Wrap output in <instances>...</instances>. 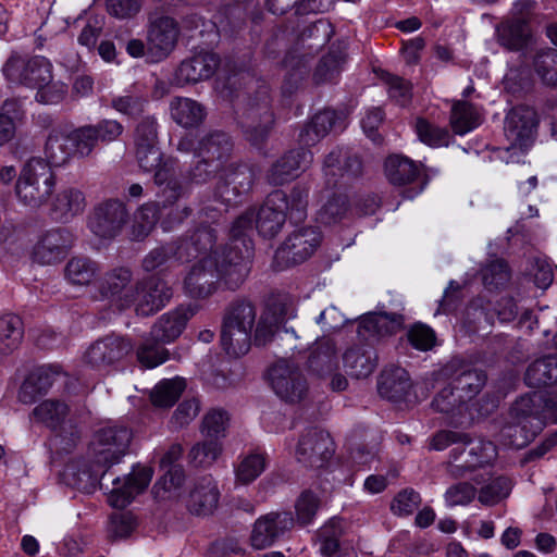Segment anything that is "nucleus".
<instances>
[{
    "label": "nucleus",
    "instance_id": "obj_1",
    "mask_svg": "<svg viewBox=\"0 0 557 557\" xmlns=\"http://www.w3.org/2000/svg\"><path fill=\"white\" fill-rule=\"evenodd\" d=\"M249 272L248 256H244L239 249L215 250L189 268L183 280V289L191 298L207 299L221 285L230 290L238 289Z\"/></svg>",
    "mask_w": 557,
    "mask_h": 557
},
{
    "label": "nucleus",
    "instance_id": "obj_2",
    "mask_svg": "<svg viewBox=\"0 0 557 557\" xmlns=\"http://www.w3.org/2000/svg\"><path fill=\"white\" fill-rule=\"evenodd\" d=\"M135 157L143 171L154 173L153 182L159 187L158 197L163 208L173 206L188 194V187L176 177V160L163 158L158 144L135 146Z\"/></svg>",
    "mask_w": 557,
    "mask_h": 557
},
{
    "label": "nucleus",
    "instance_id": "obj_3",
    "mask_svg": "<svg viewBox=\"0 0 557 557\" xmlns=\"http://www.w3.org/2000/svg\"><path fill=\"white\" fill-rule=\"evenodd\" d=\"M57 176L41 158H30L20 170L14 191L18 202L32 210H38L51 199Z\"/></svg>",
    "mask_w": 557,
    "mask_h": 557
},
{
    "label": "nucleus",
    "instance_id": "obj_4",
    "mask_svg": "<svg viewBox=\"0 0 557 557\" xmlns=\"http://www.w3.org/2000/svg\"><path fill=\"white\" fill-rule=\"evenodd\" d=\"M8 83L35 89L53 78L51 62L41 55L12 52L2 66Z\"/></svg>",
    "mask_w": 557,
    "mask_h": 557
},
{
    "label": "nucleus",
    "instance_id": "obj_5",
    "mask_svg": "<svg viewBox=\"0 0 557 557\" xmlns=\"http://www.w3.org/2000/svg\"><path fill=\"white\" fill-rule=\"evenodd\" d=\"M240 125L247 141L257 148H261L274 125V115L267 88H261L256 97L248 100L240 116Z\"/></svg>",
    "mask_w": 557,
    "mask_h": 557
},
{
    "label": "nucleus",
    "instance_id": "obj_6",
    "mask_svg": "<svg viewBox=\"0 0 557 557\" xmlns=\"http://www.w3.org/2000/svg\"><path fill=\"white\" fill-rule=\"evenodd\" d=\"M132 441V431L125 425L113 424L100 428L90 443V456L98 466L110 468L126 455Z\"/></svg>",
    "mask_w": 557,
    "mask_h": 557
},
{
    "label": "nucleus",
    "instance_id": "obj_7",
    "mask_svg": "<svg viewBox=\"0 0 557 557\" xmlns=\"http://www.w3.org/2000/svg\"><path fill=\"white\" fill-rule=\"evenodd\" d=\"M321 243V234L314 227H304L286 237L274 255L278 270L302 263L312 256Z\"/></svg>",
    "mask_w": 557,
    "mask_h": 557
},
{
    "label": "nucleus",
    "instance_id": "obj_8",
    "mask_svg": "<svg viewBox=\"0 0 557 557\" xmlns=\"http://www.w3.org/2000/svg\"><path fill=\"white\" fill-rule=\"evenodd\" d=\"M334 453L331 435L321 429L310 428L300 435L295 457L306 468L321 469L330 462Z\"/></svg>",
    "mask_w": 557,
    "mask_h": 557
},
{
    "label": "nucleus",
    "instance_id": "obj_9",
    "mask_svg": "<svg viewBox=\"0 0 557 557\" xmlns=\"http://www.w3.org/2000/svg\"><path fill=\"white\" fill-rule=\"evenodd\" d=\"M180 37V26L168 15L150 17L147 29V59L160 62L174 50Z\"/></svg>",
    "mask_w": 557,
    "mask_h": 557
},
{
    "label": "nucleus",
    "instance_id": "obj_10",
    "mask_svg": "<svg viewBox=\"0 0 557 557\" xmlns=\"http://www.w3.org/2000/svg\"><path fill=\"white\" fill-rule=\"evenodd\" d=\"M539 126L536 112L527 106L512 108L504 120V134L510 148L528 149L534 143Z\"/></svg>",
    "mask_w": 557,
    "mask_h": 557
},
{
    "label": "nucleus",
    "instance_id": "obj_11",
    "mask_svg": "<svg viewBox=\"0 0 557 557\" xmlns=\"http://www.w3.org/2000/svg\"><path fill=\"white\" fill-rule=\"evenodd\" d=\"M271 386L286 403H298L307 393V381L299 368L292 361L278 360L270 370Z\"/></svg>",
    "mask_w": 557,
    "mask_h": 557
},
{
    "label": "nucleus",
    "instance_id": "obj_12",
    "mask_svg": "<svg viewBox=\"0 0 557 557\" xmlns=\"http://www.w3.org/2000/svg\"><path fill=\"white\" fill-rule=\"evenodd\" d=\"M133 281V272L128 267H115L104 272L98 281V292L119 308L126 309L135 304Z\"/></svg>",
    "mask_w": 557,
    "mask_h": 557
},
{
    "label": "nucleus",
    "instance_id": "obj_13",
    "mask_svg": "<svg viewBox=\"0 0 557 557\" xmlns=\"http://www.w3.org/2000/svg\"><path fill=\"white\" fill-rule=\"evenodd\" d=\"M135 310L148 317L164 308L173 296L171 286L161 277L149 276L135 284Z\"/></svg>",
    "mask_w": 557,
    "mask_h": 557
},
{
    "label": "nucleus",
    "instance_id": "obj_14",
    "mask_svg": "<svg viewBox=\"0 0 557 557\" xmlns=\"http://www.w3.org/2000/svg\"><path fill=\"white\" fill-rule=\"evenodd\" d=\"M295 524L289 511H272L259 517L252 527L250 544L255 549H265L289 532Z\"/></svg>",
    "mask_w": 557,
    "mask_h": 557
},
{
    "label": "nucleus",
    "instance_id": "obj_15",
    "mask_svg": "<svg viewBox=\"0 0 557 557\" xmlns=\"http://www.w3.org/2000/svg\"><path fill=\"white\" fill-rule=\"evenodd\" d=\"M323 175L329 187L342 186L362 173L361 159L344 148L333 149L324 159Z\"/></svg>",
    "mask_w": 557,
    "mask_h": 557
},
{
    "label": "nucleus",
    "instance_id": "obj_16",
    "mask_svg": "<svg viewBox=\"0 0 557 557\" xmlns=\"http://www.w3.org/2000/svg\"><path fill=\"white\" fill-rule=\"evenodd\" d=\"M127 220L125 203L119 199H109L94 209L89 218V228L101 238H113L121 233Z\"/></svg>",
    "mask_w": 557,
    "mask_h": 557
},
{
    "label": "nucleus",
    "instance_id": "obj_17",
    "mask_svg": "<svg viewBox=\"0 0 557 557\" xmlns=\"http://www.w3.org/2000/svg\"><path fill=\"white\" fill-rule=\"evenodd\" d=\"M74 243L73 234L63 227H53L42 233L32 252L33 260L42 265L60 262Z\"/></svg>",
    "mask_w": 557,
    "mask_h": 557
},
{
    "label": "nucleus",
    "instance_id": "obj_18",
    "mask_svg": "<svg viewBox=\"0 0 557 557\" xmlns=\"http://www.w3.org/2000/svg\"><path fill=\"white\" fill-rule=\"evenodd\" d=\"M222 172L214 189V197L226 205L247 194L256 180L255 170L246 164L224 166Z\"/></svg>",
    "mask_w": 557,
    "mask_h": 557
},
{
    "label": "nucleus",
    "instance_id": "obj_19",
    "mask_svg": "<svg viewBox=\"0 0 557 557\" xmlns=\"http://www.w3.org/2000/svg\"><path fill=\"white\" fill-rule=\"evenodd\" d=\"M153 470L146 466H134L129 474L123 480L116 476L112 480L113 488L111 490L108 502L114 508L123 509L128 506L133 499L143 493L152 479Z\"/></svg>",
    "mask_w": 557,
    "mask_h": 557
},
{
    "label": "nucleus",
    "instance_id": "obj_20",
    "mask_svg": "<svg viewBox=\"0 0 557 557\" xmlns=\"http://www.w3.org/2000/svg\"><path fill=\"white\" fill-rule=\"evenodd\" d=\"M133 349L134 345L129 339L117 335H108L88 347L84 360L90 367L100 369L122 361Z\"/></svg>",
    "mask_w": 557,
    "mask_h": 557
},
{
    "label": "nucleus",
    "instance_id": "obj_21",
    "mask_svg": "<svg viewBox=\"0 0 557 557\" xmlns=\"http://www.w3.org/2000/svg\"><path fill=\"white\" fill-rule=\"evenodd\" d=\"M285 191L276 189L268 195L263 205L256 212V230L264 238L275 237L286 221Z\"/></svg>",
    "mask_w": 557,
    "mask_h": 557
},
{
    "label": "nucleus",
    "instance_id": "obj_22",
    "mask_svg": "<svg viewBox=\"0 0 557 557\" xmlns=\"http://www.w3.org/2000/svg\"><path fill=\"white\" fill-rule=\"evenodd\" d=\"M219 65L216 54L201 51L181 62L175 70L171 85L182 87L210 78Z\"/></svg>",
    "mask_w": 557,
    "mask_h": 557
},
{
    "label": "nucleus",
    "instance_id": "obj_23",
    "mask_svg": "<svg viewBox=\"0 0 557 557\" xmlns=\"http://www.w3.org/2000/svg\"><path fill=\"white\" fill-rule=\"evenodd\" d=\"M313 154L305 148L293 149L277 159L267 172V181L273 186H280L298 177L310 166Z\"/></svg>",
    "mask_w": 557,
    "mask_h": 557
},
{
    "label": "nucleus",
    "instance_id": "obj_24",
    "mask_svg": "<svg viewBox=\"0 0 557 557\" xmlns=\"http://www.w3.org/2000/svg\"><path fill=\"white\" fill-rule=\"evenodd\" d=\"M196 312L197 307L188 305L162 314L150 330L151 339L161 344L174 342Z\"/></svg>",
    "mask_w": 557,
    "mask_h": 557
},
{
    "label": "nucleus",
    "instance_id": "obj_25",
    "mask_svg": "<svg viewBox=\"0 0 557 557\" xmlns=\"http://www.w3.org/2000/svg\"><path fill=\"white\" fill-rule=\"evenodd\" d=\"M191 251L185 244L177 240L165 243L148 251L141 260V269L147 273L164 272L173 262H187Z\"/></svg>",
    "mask_w": 557,
    "mask_h": 557
},
{
    "label": "nucleus",
    "instance_id": "obj_26",
    "mask_svg": "<svg viewBox=\"0 0 557 557\" xmlns=\"http://www.w3.org/2000/svg\"><path fill=\"white\" fill-rule=\"evenodd\" d=\"M101 468H106V466L96 465L94 459L91 466L84 460H72L66 463L61 476L66 485L85 493H91L97 483L107 475V470L100 474Z\"/></svg>",
    "mask_w": 557,
    "mask_h": 557
},
{
    "label": "nucleus",
    "instance_id": "obj_27",
    "mask_svg": "<svg viewBox=\"0 0 557 557\" xmlns=\"http://www.w3.org/2000/svg\"><path fill=\"white\" fill-rule=\"evenodd\" d=\"M447 370L451 371V383L466 405L473 399L486 383L484 371L467 363L451 362Z\"/></svg>",
    "mask_w": 557,
    "mask_h": 557
},
{
    "label": "nucleus",
    "instance_id": "obj_28",
    "mask_svg": "<svg viewBox=\"0 0 557 557\" xmlns=\"http://www.w3.org/2000/svg\"><path fill=\"white\" fill-rule=\"evenodd\" d=\"M233 150L232 138L223 131L212 129L203 134L194 149L197 158H207L222 168L228 161Z\"/></svg>",
    "mask_w": 557,
    "mask_h": 557
},
{
    "label": "nucleus",
    "instance_id": "obj_29",
    "mask_svg": "<svg viewBox=\"0 0 557 557\" xmlns=\"http://www.w3.org/2000/svg\"><path fill=\"white\" fill-rule=\"evenodd\" d=\"M86 205V197L81 189L66 187L52 198L49 214L57 222L69 223L84 212Z\"/></svg>",
    "mask_w": 557,
    "mask_h": 557
},
{
    "label": "nucleus",
    "instance_id": "obj_30",
    "mask_svg": "<svg viewBox=\"0 0 557 557\" xmlns=\"http://www.w3.org/2000/svg\"><path fill=\"white\" fill-rule=\"evenodd\" d=\"M346 372L355 379H367L377 367L379 357L372 343L356 344L344 356Z\"/></svg>",
    "mask_w": 557,
    "mask_h": 557
},
{
    "label": "nucleus",
    "instance_id": "obj_31",
    "mask_svg": "<svg viewBox=\"0 0 557 557\" xmlns=\"http://www.w3.org/2000/svg\"><path fill=\"white\" fill-rule=\"evenodd\" d=\"M404 327V317L399 313L371 312L359 322L358 336L362 339L393 335Z\"/></svg>",
    "mask_w": 557,
    "mask_h": 557
},
{
    "label": "nucleus",
    "instance_id": "obj_32",
    "mask_svg": "<svg viewBox=\"0 0 557 557\" xmlns=\"http://www.w3.org/2000/svg\"><path fill=\"white\" fill-rule=\"evenodd\" d=\"M220 491L212 476L207 475L198 479L191 488L187 508L196 516L211 515L218 507Z\"/></svg>",
    "mask_w": 557,
    "mask_h": 557
},
{
    "label": "nucleus",
    "instance_id": "obj_33",
    "mask_svg": "<svg viewBox=\"0 0 557 557\" xmlns=\"http://www.w3.org/2000/svg\"><path fill=\"white\" fill-rule=\"evenodd\" d=\"M343 112L325 109L318 112L299 134V140L306 146H313L324 138L332 129H342Z\"/></svg>",
    "mask_w": 557,
    "mask_h": 557
},
{
    "label": "nucleus",
    "instance_id": "obj_34",
    "mask_svg": "<svg viewBox=\"0 0 557 557\" xmlns=\"http://www.w3.org/2000/svg\"><path fill=\"white\" fill-rule=\"evenodd\" d=\"M412 387L408 372L399 367L384 369L379 377V394L393 403L406 400Z\"/></svg>",
    "mask_w": 557,
    "mask_h": 557
},
{
    "label": "nucleus",
    "instance_id": "obj_35",
    "mask_svg": "<svg viewBox=\"0 0 557 557\" xmlns=\"http://www.w3.org/2000/svg\"><path fill=\"white\" fill-rule=\"evenodd\" d=\"M218 230L212 225L201 222L189 235L177 239L178 244H185L191 251V258L198 253L205 256L211 255L215 250H223L228 248L239 249L238 246L227 244L224 246H216Z\"/></svg>",
    "mask_w": 557,
    "mask_h": 557
},
{
    "label": "nucleus",
    "instance_id": "obj_36",
    "mask_svg": "<svg viewBox=\"0 0 557 557\" xmlns=\"http://www.w3.org/2000/svg\"><path fill=\"white\" fill-rule=\"evenodd\" d=\"M543 422L522 423L519 419L507 416L499 430V441L507 446L522 448L527 446L543 429Z\"/></svg>",
    "mask_w": 557,
    "mask_h": 557
},
{
    "label": "nucleus",
    "instance_id": "obj_37",
    "mask_svg": "<svg viewBox=\"0 0 557 557\" xmlns=\"http://www.w3.org/2000/svg\"><path fill=\"white\" fill-rule=\"evenodd\" d=\"M45 162L51 166H62L66 164L75 154V148L70 139V133L53 128L45 144Z\"/></svg>",
    "mask_w": 557,
    "mask_h": 557
},
{
    "label": "nucleus",
    "instance_id": "obj_38",
    "mask_svg": "<svg viewBox=\"0 0 557 557\" xmlns=\"http://www.w3.org/2000/svg\"><path fill=\"white\" fill-rule=\"evenodd\" d=\"M473 481L483 484L478 491V500L484 506H494L507 498L512 488V480L505 474L492 473L487 481L480 480L476 475Z\"/></svg>",
    "mask_w": 557,
    "mask_h": 557
},
{
    "label": "nucleus",
    "instance_id": "obj_39",
    "mask_svg": "<svg viewBox=\"0 0 557 557\" xmlns=\"http://www.w3.org/2000/svg\"><path fill=\"white\" fill-rule=\"evenodd\" d=\"M524 382L534 388L557 384V354L547 355L533 361L527 368Z\"/></svg>",
    "mask_w": 557,
    "mask_h": 557
},
{
    "label": "nucleus",
    "instance_id": "obj_40",
    "mask_svg": "<svg viewBox=\"0 0 557 557\" xmlns=\"http://www.w3.org/2000/svg\"><path fill=\"white\" fill-rule=\"evenodd\" d=\"M497 40L508 50H522L529 41L530 28L528 22L522 18H512L497 26Z\"/></svg>",
    "mask_w": 557,
    "mask_h": 557
},
{
    "label": "nucleus",
    "instance_id": "obj_41",
    "mask_svg": "<svg viewBox=\"0 0 557 557\" xmlns=\"http://www.w3.org/2000/svg\"><path fill=\"white\" fill-rule=\"evenodd\" d=\"M170 111L172 119L185 128L199 126L206 117L203 106L190 98H174L170 103Z\"/></svg>",
    "mask_w": 557,
    "mask_h": 557
},
{
    "label": "nucleus",
    "instance_id": "obj_42",
    "mask_svg": "<svg viewBox=\"0 0 557 557\" xmlns=\"http://www.w3.org/2000/svg\"><path fill=\"white\" fill-rule=\"evenodd\" d=\"M159 202L150 201L141 205L133 214L129 226L131 239L141 242L147 238L159 221Z\"/></svg>",
    "mask_w": 557,
    "mask_h": 557
},
{
    "label": "nucleus",
    "instance_id": "obj_43",
    "mask_svg": "<svg viewBox=\"0 0 557 557\" xmlns=\"http://www.w3.org/2000/svg\"><path fill=\"white\" fill-rule=\"evenodd\" d=\"M99 264L83 256L72 257L64 268L65 280L75 286H88L99 274Z\"/></svg>",
    "mask_w": 557,
    "mask_h": 557
},
{
    "label": "nucleus",
    "instance_id": "obj_44",
    "mask_svg": "<svg viewBox=\"0 0 557 557\" xmlns=\"http://www.w3.org/2000/svg\"><path fill=\"white\" fill-rule=\"evenodd\" d=\"M385 173L393 185H406L417 180L420 169L411 159L394 154L385 161Z\"/></svg>",
    "mask_w": 557,
    "mask_h": 557
},
{
    "label": "nucleus",
    "instance_id": "obj_45",
    "mask_svg": "<svg viewBox=\"0 0 557 557\" xmlns=\"http://www.w3.org/2000/svg\"><path fill=\"white\" fill-rule=\"evenodd\" d=\"M24 336L22 319L12 313L0 318V355H9L21 344Z\"/></svg>",
    "mask_w": 557,
    "mask_h": 557
},
{
    "label": "nucleus",
    "instance_id": "obj_46",
    "mask_svg": "<svg viewBox=\"0 0 557 557\" xmlns=\"http://www.w3.org/2000/svg\"><path fill=\"white\" fill-rule=\"evenodd\" d=\"M70 413L69 405L60 399H46L33 410L34 418L52 430L60 429Z\"/></svg>",
    "mask_w": 557,
    "mask_h": 557
},
{
    "label": "nucleus",
    "instance_id": "obj_47",
    "mask_svg": "<svg viewBox=\"0 0 557 557\" xmlns=\"http://www.w3.org/2000/svg\"><path fill=\"white\" fill-rule=\"evenodd\" d=\"M481 124L478 109L470 102L458 100L454 102L450 113V125L457 135H465Z\"/></svg>",
    "mask_w": 557,
    "mask_h": 557
},
{
    "label": "nucleus",
    "instance_id": "obj_48",
    "mask_svg": "<svg viewBox=\"0 0 557 557\" xmlns=\"http://www.w3.org/2000/svg\"><path fill=\"white\" fill-rule=\"evenodd\" d=\"M257 311L255 306L246 300H235L224 310L222 325L252 331L256 324Z\"/></svg>",
    "mask_w": 557,
    "mask_h": 557
},
{
    "label": "nucleus",
    "instance_id": "obj_49",
    "mask_svg": "<svg viewBox=\"0 0 557 557\" xmlns=\"http://www.w3.org/2000/svg\"><path fill=\"white\" fill-rule=\"evenodd\" d=\"M542 403L543 396L539 393L521 396L512 404L507 416L531 425L533 422H543L541 416Z\"/></svg>",
    "mask_w": 557,
    "mask_h": 557
},
{
    "label": "nucleus",
    "instance_id": "obj_50",
    "mask_svg": "<svg viewBox=\"0 0 557 557\" xmlns=\"http://www.w3.org/2000/svg\"><path fill=\"white\" fill-rule=\"evenodd\" d=\"M474 448H468L466 444H458L450 453L446 462V471L453 479L466 476L469 472L479 468V459L472 457Z\"/></svg>",
    "mask_w": 557,
    "mask_h": 557
},
{
    "label": "nucleus",
    "instance_id": "obj_51",
    "mask_svg": "<svg viewBox=\"0 0 557 557\" xmlns=\"http://www.w3.org/2000/svg\"><path fill=\"white\" fill-rule=\"evenodd\" d=\"M251 332L245 326L234 329V326L222 325L221 345L225 352L232 357L246 355L251 346Z\"/></svg>",
    "mask_w": 557,
    "mask_h": 557
},
{
    "label": "nucleus",
    "instance_id": "obj_52",
    "mask_svg": "<svg viewBox=\"0 0 557 557\" xmlns=\"http://www.w3.org/2000/svg\"><path fill=\"white\" fill-rule=\"evenodd\" d=\"M267 459L263 454L252 453L240 459L235 467L236 483L247 485L253 482L264 471Z\"/></svg>",
    "mask_w": 557,
    "mask_h": 557
},
{
    "label": "nucleus",
    "instance_id": "obj_53",
    "mask_svg": "<svg viewBox=\"0 0 557 557\" xmlns=\"http://www.w3.org/2000/svg\"><path fill=\"white\" fill-rule=\"evenodd\" d=\"M184 388L185 382L183 379L163 380L154 386L150 399L156 407H171L180 398Z\"/></svg>",
    "mask_w": 557,
    "mask_h": 557
},
{
    "label": "nucleus",
    "instance_id": "obj_54",
    "mask_svg": "<svg viewBox=\"0 0 557 557\" xmlns=\"http://www.w3.org/2000/svg\"><path fill=\"white\" fill-rule=\"evenodd\" d=\"M535 73L547 86L557 85V50L553 48L536 52L533 61Z\"/></svg>",
    "mask_w": 557,
    "mask_h": 557
},
{
    "label": "nucleus",
    "instance_id": "obj_55",
    "mask_svg": "<svg viewBox=\"0 0 557 557\" xmlns=\"http://www.w3.org/2000/svg\"><path fill=\"white\" fill-rule=\"evenodd\" d=\"M256 227V211L253 209L246 210L243 214H240L234 222L231 227L232 243L236 245V242L243 238L244 250L239 248V250L244 253V256H248L250 258V249H251V240H246L245 237L248 236Z\"/></svg>",
    "mask_w": 557,
    "mask_h": 557
},
{
    "label": "nucleus",
    "instance_id": "obj_56",
    "mask_svg": "<svg viewBox=\"0 0 557 557\" xmlns=\"http://www.w3.org/2000/svg\"><path fill=\"white\" fill-rule=\"evenodd\" d=\"M345 63V57L341 51H331L324 55L313 74L317 84L329 83L334 81L341 73Z\"/></svg>",
    "mask_w": 557,
    "mask_h": 557
},
{
    "label": "nucleus",
    "instance_id": "obj_57",
    "mask_svg": "<svg viewBox=\"0 0 557 557\" xmlns=\"http://www.w3.org/2000/svg\"><path fill=\"white\" fill-rule=\"evenodd\" d=\"M230 416L223 409H211L208 411L201 425V433L209 440L219 441L226 435Z\"/></svg>",
    "mask_w": 557,
    "mask_h": 557
},
{
    "label": "nucleus",
    "instance_id": "obj_58",
    "mask_svg": "<svg viewBox=\"0 0 557 557\" xmlns=\"http://www.w3.org/2000/svg\"><path fill=\"white\" fill-rule=\"evenodd\" d=\"M432 406L438 412L461 414L466 407V403L461 400L459 393H457L450 382L436 394L432 401Z\"/></svg>",
    "mask_w": 557,
    "mask_h": 557
},
{
    "label": "nucleus",
    "instance_id": "obj_59",
    "mask_svg": "<svg viewBox=\"0 0 557 557\" xmlns=\"http://www.w3.org/2000/svg\"><path fill=\"white\" fill-rule=\"evenodd\" d=\"M308 189L302 186H294L290 193H285L286 207L284 212L292 221L298 223L306 219L308 207Z\"/></svg>",
    "mask_w": 557,
    "mask_h": 557
},
{
    "label": "nucleus",
    "instance_id": "obj_60",
    "mask_svg": "<svg viewBox=\"0 0 557 557\" xmlns=\"http://www.w3.org/2000/svg\"><path fill=\"white\" fill-rule=\"evenodd\" d=\"M148 103V99L138 92L128 91L125 95L114 96L110 106L116 112L134 117L141 114Z\"/></svg>",
    "mask_w": 557,
    "mask_h": 557
},
{
    "label": "nucleus",
    "instance_id": "obj_61",
    "mask_svg": "<svg viewBox=\"0 0 557 557\" xmlns=\"http://www.w3.org/2000/svg\"><path fill=\"white\" fill-rule=\"evenodd\" d=\"M160 344L150 336L137 348V359L143 367L152 369L169 359V350Z\"/></svg>",
    "mask_w": 557,
    "mask_h": 557
},
{
    "label": "nucleus",
    "instance_id": "obj_62",
    "mask_svg": "<svg viewBox=\"0 0 557 557\" xmlns=\"http://www.w3.org/2000/svg\"><path fill=\"white\" fill-rule=\"evenodd\" d=\"M482 280L485 287L490 290L505 286L510 280V271L506 261L496 259L488 262L482 269Z\"/></svg>",
    "mask_w": 557,
    "mask_h": 557
},
{
    "label": "nucleus",
    "instance_id": "obj_63",
    "mask_svg": "<svg viewBox=\"0 0 557 557\" xmlns=\"http://www.w3.org/2000/svg\"><path fill=\"white\" fill-rule=\"evenodd\" d=\"M416 131L419 139L431 147H442L449 144L448 129L436 126L424 119L417 120Z\"/></svg>",
    "mask_w": 557,
    "mask_h": 557
},
{
    "label": "nucleus",
    "instance_id": "obj_64",
    "mask_svg": "<svg viewBox=\"0 0 557 557\" xmlns=\"http://www.w3.org/2000/svg\"><path fill=\"white\" fill-rule=\"evenodd\" d=\"M335 354V344L332 339L324 337L318 341L309 357L310 368L318 372L332 369Z\"/></svg>",
    "mask_w": 557,
    "mask_h": 557
}]
</instances>
